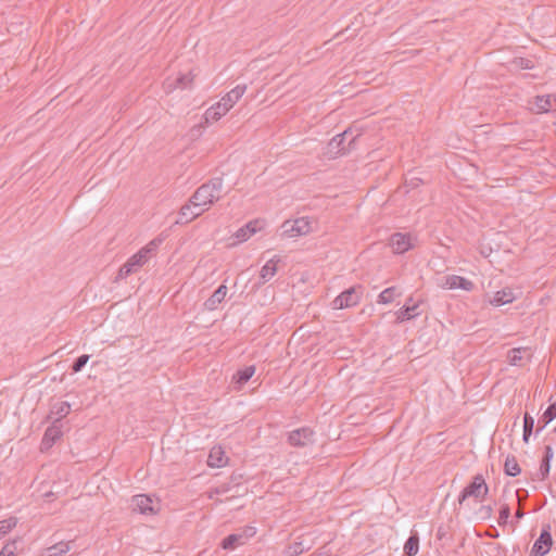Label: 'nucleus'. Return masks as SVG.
Returning <instances> with one entry per match:
<instances>
[{"label": "nucleus", "instance_id": "29", "mask_svg": "<svg viewBox=\"0 0 556 556\" xmlns=\"http://www.w3.org/2000/svg\"><path fill=\"white\" fill-rule=\"evenodd\" d=\"M533 428H534V418L529 413H525V415H523V434H522V440L525 443L529 442V439L533 432Z\"/></svg>", "mask_w": 556, "mask_h": 556}, {"label": "nucleus", "instance_id": "2", "mask_svg": "<svg viewBox=\"0 0 556 556\" xmlns=\"http://www.w3.org/2000/svg\"><path fill=\"white\" fill-rule=\"evenodd\" d=\"M247 85H237L228 91L216 104L208 108L204 117L206 122H217L224 116L244 94Z\"/></svg>", "mask_w": 556, "mask_h": 556}, {"label": "nucleus", "instance_id": "30", "mask_svg": "<svg viewBox=\"0 0 556 556\" xmlns=\"http://www.w3.org/2000/svg\"><path fill=\"white\" fill-rule=\"evenodd\" d=\"M194 75L190 71L187 74L180 75L176 78L174 88L187 89L191 88L193 84Z\"/></svg>", "mask_w": 556, "mask_h": 556}, {"label": "nucleus", "instance_id": "12", "mask_svg": "<svg viewBox=\"0 0 556 556\" xmlns=\"http://www.w3.org/2000/svg\"><path fill=\"white\" fill-rule=\"evenodd\" d=\"M142 256L137 253L134 254L118 270L114 281L117 282L119 279L128 277L130 274L138 271L144 264L141 261Z\"/></svg>", "mask_w": 556, "mask_h": 556}, {"label": "nucleus", "instance_id": "43", "mask_svg": "<svg viewBox=\"0 0 556 556\" xmlns=\"http://www.w3.org/2000/svg\"><path fill=\"white\" fill-rule=\"evenodd\" d=\"M553 457H554L553 447L551 445H545L542 460L552 462Z\"/></svg>", "mask_w": 556, "mask_h": 556}, {"label": "nucleus", "instance_id": "27", "mask_svg": "<svg viewBox=\"0 0 556 556\" xmlns=\"http://www.w3.org/2000/svg\"><path fill=\"white\" fill-rule=\"evenodd\" d=\"M207 464L210 467H222L224 462V452L220 447H213L210 451Z\"/></svg>", "mask_w": 556, "mask_h": 556}, {"label": "nucleus", "instance_id": "7", "mask_svg": "<svg viewBox=\"0 0 556 556\" xmlns=\"http://www.w3.org/2000/svg\"><path fill=\"white\" fill-rule=\"evenodd\" d=\"M315 432L309 427H302L291 431L288 435V442L295 447H304L315 442Z\"/></svg>", "mask_w": 556, "mask_h": 556}, {"label": "nucleus", "instance_id": "4", "mask_svg": "<svg viewBox=\"0 0 556 556\" xmlns=\"http://www.w3.org/2000/svg\"><path fill=\"white\" fill-rule=\"evenodd\" d=\"M363 293L364 287L362 285L352 286L333 299L331 307L333 309H343L356 306L361 302Z\"/></svg>", "mask_w": 556, "mask_h": 556}, {"label": "nucleus", "instance_id": "13", "mask_svg": "<svg viewBox=\"0 0 556 556\" xmlns=\"http://www.w3.org/2000/svg\"><path fill=\"white\" fill-rule=\"evenodd\" d=\"M136 509L143 515H154L159 508L153 506V500L146 494L135 495L132 498Z\"/></svg>", "mask_w": 556, "mask_h": 556}, {"label": "nucleus", "instance_id": "46", "mask_svg": "<svg viewBox=\"0 0 556 556\" xmlns=\"http://www.w3.org/2000/svg\"><path fill=\"white\" fill-rule=\"evenodd\" d=\"M137 254L142 256L141 261L143 262V264H146L150 256L152 255V253L146 247L139 250Z\"/></svg>", "mask_w": 556, "mask_h": 556}, {"label": "nucleus", "instance_id": "51", "mask_svg": "<svg viewBox=\"0 0 556 556\" xmlns=\"http://www.w3.org/2000/svg\"><path fill=\"white\" fill-rule=\"evenodd\" d=\"M521 493L527 494V491L521 490V489L516 491V496H517L519 502H521Z\"/></svg>", "mask_w": 556, "mask_h": 556}, {"label": "nucleus", "instance_id": "37", "mask_svg": "<svg viewBox=\"0 0 556 556\" xmlns=\"http://www.w3.org/2000/svg\"><path fill=\"white\" fill-rule=\"evenodd\" d=\"M89 361V355L87 354H84V355H80L79 357H77L73 364H72V370L73 372H78L80 371L85 365L87 364V362Z\"/></svg>", "mask_w": 556, "mask_h": 556}, {"label": "nucleus", "instance_id": "20", "mask_svg": "<svg viewBox=\"0 0 556 556\" xmlns=\"http://www.w3.org/2000/svg\"><path fill=\"white\" fill-rule=\"evenodd\" d=\"M255 366L250 365L242 369L237 370V372L232 377V382L238 384L239 388L247 383L255 374Z\"/></svg>", "mask_w": 556, "mask_h": 556}, {"label": "nucleus", "instance_id": "11", "mask_svg": "<svg viewBox=\"0 0 556 556\" xmlns=\"http://www.w3.org/2000/svg\"><path fill=\"white\" fill-rule=\"evenodd\" d=\"M410 235L395 232L390 237V247L396 254H403L413 248Z\"/></svg>", "mask_w": 556, "mask_h": 556}, {"label": "nucleus", "instance_id": "26", "mask_svg": "<svg viewBox=\"0 0 556 556\" xmlns=\"http://www.w3.org/2000/svg\"><path fill=\"white\" fill-rule=\"evenodd\" d=\"M70 542H59L50 547H48L43 554V556H64L70 552Z\"/></svg>", "mask_w": 556, "mask_h": 556}, {"label": "nucleus", "instance_id": "17", "mask_svg": "<svg viewBox=\"0 0 556 556\" xmlns=\"http://www.w3.org/2000/svg\"><path fill=\"white\" fill-rule=\"evenodd\" d=\"M516 300V295L511 288L506 287L502 290L495 292L492 299L489 300V303L493 306H502L504 304L511 303Z\"/></svg>", "mask_w": 556, "mask_h": 556}, {"label": "nucleus", "instance_id": "42", "mask_svg": "<svg viewBox=\"0 0 556 556\" xmlns=\"http://www.w3.org/2000/svg\"><path fill=\"white\" fill-rule=\"evenodd\" d=\"M479 514L482 519L490 518L493 514V508L490 505H482L479 509Z\"/></svg>", "mask_w": 556, "mask_h": 556}, {"label": "nucleus", "instance_id": "47", "mask_svg": "<svg viewBox=\"0 0 556 556\" xmlns=\"http://www.w3.org/2000/svg\"><path fill=\"white\" fill-rule=\"evenodd\" d=\"M160 243H161V240H160V239H154V240L150 241V242L146 245V248H147V249H148V250L153 254V253L156 251V249H157V247H159V244H160Z\"/></svg>", "mask_w": 556, "mask_h": 556}, {"label": "nucleus", "instance_id": "49", "mask_svg": "<svg viewBox=\"0 0 556 556\" xmlns=\"http://www.w3.org/2000/svg\"><path fill=\"white\" fill-rule=\"evenodd\" d=\"M446 533H447V532H446L445 527L440 526V527L438 528V531H437V538H438L439 540H443V539L446 536Z\"/></svg>", "mask_w": 556, "mask_h": 556}, {"label": "nucleus", "instance_id": "19", "mask_svg": "<svg viewBox=\"0 0 556 556\" xmlns=\"http://www.w3.org/2000/svg\"><path fill=\"white\" fill-rule=\"evenodd\" d=\"M227 294V287L225 285H220L213 294L204 302V307L207 311H214L218 307V305L225 300Z\"/></svg>", "mask_w": 556, "mask_h": 556}, {"label": "nucleus", "instance_id": "28", "mask_svg": "<svg viewBox=\"0 0 556 556\" xmlns=\"http://www.w3.org/2000/svg\"><path fill=\"white\" fill-rule=\"evenodd\" d=\"M534 104L536 105L539 113H547L552 110V96H536Z\"/></svg>", "mask_w": 556, "mask_h": 556}, {"label": "nucleus", "instance_id": "31", "mask_svg": "<svg viewBox=\"0 0 556 556\" xmlns=\"http://www.w3.org/2000/svg\"><path fill=\"white\" fill-rule=\"evenodd\" d=\"M395 295H396L395 287L387 288L378 295L377 302L379 304H390L394 301Z\"/></svg>", "mask_w": 556, "mask_h": 556}, {"label": "nucleus", "instance_id": "36", "mask_svg": "<svg viewBox=\"0 0 556 556\" xmlns=\"http://www.w3.org/2000/svg\"><path fill=\"white\" fill-rule=\"evenodd\" d=\"M20 539L8 542L0 551V556H15Z\"/></svg>", "mask_w": 556, "mask_h": 556}, {"label": "nucleus", "instance_id": "32", "mask_svg": "<svg viewBox=\"0 0 556 556\" xmlns=\"http://www.w3.org/2000/svg\"><path fill=\"white\" fill-rule=\"evenodd\" d=\"M526 351V349L521 348H515L508 351L507 353V359L510 365L519 366L521 365L522 361V353Z\"/></svg>", "mask_w": 556, "mask_h": 556}, {"label": "nucleus", "instance_id": "52", "mask_svg": "<svg viewBox=\"0 0 556 556\" xmlns=\"http://www.w3.org/2000/svg\"><path fill=\"white\" fill-rule=\"evenodd\" d=\"M554 431H556V428L554 429Z\"/></svg>", "mask_w": 556, "mask_h": 556}, {"label": "nucleus", "instance_id": "24", "mask_svg": "<svg viewBox=\"0 0 556 556\" xmlns=\"http://www.w3.org/2000/svg\"><path fill=\"white\" fill-rule=\"evenodd\" d=\"M242 534H239L238 532L231 533L227 535L225 539H223L220 546L224 549H235L240 545H243L245 542L242 540Z\"/></svg>", "mask_w": 556, "mask_h": 556}, {"label": "nucleus", "instance_id": "40", "mask_svg": "<svg viewBox=\"0 0 556 556\" xmlns=\"http://www.w3.org/2000/svg\"><path fill=\"white\" fill-rule=\"evenodd\" d=\"M102 480L100 477V473H96L86 484V488L88 489V493H92L93 489L97 490L100 489L99 482Z\"/></svg>", "mask_w": 556, "mask_h": 556}, {"label": "nucleus", "instance_id": "21", "mask_svg": "<svg viewBox=\"0 0 556 556\" xmlns=\"http://www.w3.org/2000/svg\"><path fill=\"white\" fill-rule=\"evenodd\" d=\"M556 418V403L549 404L538 420L536 433L541 432L551 421Z\"/></svg>", "mask_w": 556, "mask_h": 556}, {"label": "nucleus", "instance_id": "16", "mask_svg": "<svg viewBox=\"0 0 556 556\" xmlns=\"http://www.w3.org/2000/svg\"><path fill=\"white\" fill-rule=\"evenodd\" d=\"M445 286L450 289H463L466 291H471L475 288L472 281L468 280L465 277L457 275H448L445 277Z\"/></svg>", "mask_w": 556, "mask_h": 556}, {"label": "nucleus", "instance_id": "48", "mask_svg": "<svg viewBox=\"0 0 556 556\" xmlns=\"http://www.w3.org/2000/svg\"><path fill=\"white\" fill-rule=\"evenodd\" d=\"M229 491V486L227 484H223V485H219L217 486L215 490H214V493L215 494H225Z\"/></svg>", "mask_w": 556, "mask_h": 556}, {"label": "nucleus", "instance_id": "44", "mask_svg": "<svg viewBox=\"0 0 556 556\" xmlns=\"http://www.w3.org/2000/svg\"><path fill=\"white\" fill-rule=\"evenodd\" d=\"M422 184V180L418 177H412L410 179L405 180V185L410 189H415Z\"/></svg>", "mask_w": 556, "mask_h": 556}, {"label": "nucleus", "instance_id": "9", "mask_svg": "<svg viewBox=\"0 0 556 556\" xmlns=\"http://www.w3.org/2000/svg\"><path fill=\"white\" fill-rule=\"evenodd\" d=\"M206 208H202L200 206H193L190 203V200L184 204L178 213V218L176 219V225H186L192 222L194 218L199 217Z\"/></svg>", "mask_w": 556, "mask_h": 556}, {"label": "nucleus", "instance_id": "39", "mask_svg": "<svg viewBox=\"0 0 556 556\" xmlns=\"http://www.w3.org/2000/svg\"><path fill=\"white\" fill-rule=\"evenodd\" d=\"M510 516V507L507 504L502 505L500 509V516H498V525L504 526L507 523L508 518Z\"/></svg>", "mask_w": 556, "mask_h": 556}, {"label": "nucleus", "instance_id": "18", "mask_svg": "<svg viewBox=\"0 0 556 556\" xmlns=\"http://www.w3.org/2000/svg\"><path fill=\"white\" fill-rule=\"evenodd\" d=\"M70 410V403L65 401H58L51 405L49 419H53V422L60 424L61 419L65 417Z\"/></svg>", "mask_w": 556, "mask_h": 556}, {"label": "nucleus", "instance_id": "34", "mask_svg": "<svg viewBox=\"0 0 556 556\" xmlns=\"http://www.w3.org/2000/svg\"><path fill=\"white\" fill-rule=\"evenodd\" d=\"M309 548V546H304L303 542L296 541L288 546L287 553L288 556H299Z\"/></svg>", "mask_w": 556, "mask_h": 556}, {"label": "nucleus", "instance_id": "45", "mask_svg": "<svg viewBox=\"0 0 556 556\" xmlns=\"http://www.w3.org/2000/svg\"><path fill=\"white\" fill-rule=\"evenodd\" d=\"M137 254L142 256L141 261L143 262V264H146L150 256L152 255V253L146 247L139 250Z\"/></svg>", "mask_w": 556, "mask_h": 556}, {"label": "nucleus", "instance_id": "8", "mask_svg": "<svg viewBox=\"0 0 556 556\" xmlns=\"http://www.w3.org/2000/svg\"><path fill=\"white\" fill-rule=\"evenodd\" d=\"M553 545V539L549 531V526L543 528L540 536L535 540L530 556H545Z\"/></svg>", "mask_w": 556, "mask_h": 556}, {"label": "nucleus", "instance_id": "25", "mask_svg": "<svg viewBox=\"0 0 556 556\" xmlns=\"http://www.w3.org/2000/svg\"><path fill=\"white\" fill-rule=\"evenodd\" d=\"M419 551V536L417 532L409 535L404 544L405 556H415Z\"/></svg>", "mask_w": 556, "mask_h": 556}, {"label": "nucleus", "instance_id": "23", "mask_svg": "<svg viewBox=\"0 0 556 556\" xmlns=\"http://www.w3.org/2000/svg\"><path fill=\"white\" fill-rule=\"evenodd\" d=\"M504 472L506 476L509 477H516L520 475L521 468L515 455H507L504 463Z\"/></svg>", "mask_w": 556, "mask_h": 556}, {"label": "nucleus", "instance_id": "6", "mask_svg": "<svg viewBox=\"0 0 556 556\" xmlns=\"http://www.w3.org/2000/svg\"><path fill=\"white\" fill-rule=\"evenodd\" d=\"M281 237L295 238L312 231V222L307 217L285 220L281 225Z\"/></svg>", "mask_w": 556, "mask_h": 556}, {"label": "nucleus", "instance_id": "50", "mask_svg": "<svg viewBox=\"0 0 556 556\" xmlns=\"http://www.w3.org/2000/svg\"><path fill=\"white\" fill-rule=\"evenodd\" d=\"M525 513L521 508H518L515 513V518L516 519H521L523 517Z\"/></svg>", "mask_w": 556, "mask_h": 556}, {"label": "nucleus", "instance_id": "35", "mask_svg": "<svg viewBox=\"0 0 556 556\" xmlns=\"http://www.w3.org/2000/svg\"><path fill=\"white\" fill-rule=\"evenodd\" d=\"M16 523L17 518L15 517H10L8 519L0 521V535H5L16 526Z\"/></svg>", "mask_w": 556, "mask_h": 556}, {"label": "nucleus", "instance_id": "1", "mask_svg": "<svg viewBox=\"0 0 556 556\" xmlns=\"http://www.w3.org/2000/svg\"><path fill=\"white\" fill-rule=\"evenodd\" d=\"M223 178L214 177L207 182L201 185L190 197V203L193 206H206V210L217 202L223 194Z\"/></svg>", "mask_w": 556, "mask_h": 556}, {"label": "nucleus", "instance_id": "3", "mask_svg": "<svg viewBox=\"0 0 556 556\" xmlns=\"http://www.w3.org/2000/svg\"><path fill=\"white\" fill-rule=\"evenodd\" d=\"M489 493V485L484 477L478 473L472 477V480L467 486L463 489L458 496V504L462 505L468 497H473L477 501H483Z\"/></svg>", "mask_w": 556, "mask_h": 556}, {"label": "nucleus", "instance_id": "38", "mask_svg": "<svg viewBox=\"0 0 556 556\" xmlns=\"http://www.w3.org/2000/svg\"><path fill=\"white\" fill-rule=\"evenodd\" d=\"M551 470V462L541 460L539 472L536 473L538 479L543 481L548 477Z\"/></svg>", "mask_w": 556, "mask_h": 556}, {"label": "nucleus", "instance_id": "15", "mask_svg": "<svg viewBox=\"0 0 556 556\" xmlns=\"http://www.w3.org/2000/svg\"><path fill=\"white\" fill-rule=\"evenodd\" d=\"M263 222L260 219H254L249 223H247L243 227L238 229L235 233V237L238 239L239 242H243L248 240L251 236L256 233L258 230L262 229Z\"/></svg>", "mask_w": 556, "mask_h": 556}, {"label": "nucleus", "instance_id": "33", "mask_svg": "<svg viewBox=\"0 0 556 556\" xmlns=\"http://www.w3.org/2000/svg\"><path fill=\"white\" fill-rule=\"evenodd\" d=\"M510 65L516 70H532L534 67L533 61L521 56L514 58Z\"/></svg>", "mask_w": 556, "mask_h": 556}, {"label": "nucleus", "instance_id": "14", "mask_svg": "<svg viewBox=\"0 0 556 556\" xmlns=\"http://www.w3.org/2000/svg\"><path fill=\"white\" fill-rule=\"evenodd\" d=\"M62 426L56 422H52V426L48 427L45 431L41 441V448H50L62 437Z\"/></svg>", "mask_w": 556, "mask_h": 556}, {"label": "nucleus", "instance_id": "41", "mask_svg": "<svg viewBox=\"0 0 556 556\" xmlns=\"http://www.w3.org/2000/svg\"><path fill=\"white\" fill-rule=\"evenodd\" d=\"M239 534H242V540L247 542L250 538L254 536L256 534V529L252 526H245L242 528L239 532Z\"/></svg>", "mask_w": 556, "mask_h": 556}, {"label": "nucleus", "instance_id": "22", "mask_svg": "<svg viewBox=\"0 0 556 556\" xmlns=\"http://www.w3.org/2000/svg\"><path fill=\"white\" fill-rule=\"evenodd\" d=\"M279 262L280 258L275 256L262 267L260 271V277L263 280V282H267L277 273V264Z\"/></svg>", "mask_w": 556, "mask_h": 556}, {"label": "nucleus", "instance_id": "5", "mask_svg": "<svg viewBox=\"0 0 556 556\" xmlns=\"http://www.w3.org/2000/svg\"><path fill=\"white\" fill-rule=\"evenodd\" d=\"M351 136L352 132L350 130H344L343 132L334 136L327 144V154L330 157H337L338 155L350 152L356 140V137H352L349 142L345 143L348 137Z\"/></svg>", "mask_w": 556, "mask_h": 556}, {"label": "nucleus", "instance_id": "10", "mask_svg": "<svg viewBox=\"0 0 556 556\" xmlns=\"http://www.w3.org/2000/svg\"><path fill=\"white\" fill-rule=\"evenodd\" d=\"M420 302H414L413 298H408L406 303L395 313L396 324H401L405 320L414 319L415 317L420 315V312L418 311Z\"/></svg>", "mask_w": 556, "mask_h": 556}]
</instances>
